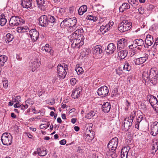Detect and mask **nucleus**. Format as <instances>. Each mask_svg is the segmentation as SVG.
<instances>
[{"label": "nucleus", "mask_w": 158, "mask_h": 158, "mask_svg": "<svg viewBox=\"0 0 158 158\" xmlns=\"http://www.w3.org/2000/svg\"><path fill=\"white\" fill-rule=\"evenodd\" d=\"M158 73V71L155 69H146L143 72L142 76L146 82H149L154 85L157 82Z\"/></svg>", "instance_id": "1"}, {"label": "nucleus", "mask_w": 158, "mask_h": 158, "mask_svg": "<svg viewBox=\"0 0 158 158\" xmlns=\"http://www.w3.org/2000/svg\"><path fill=\"white\" fill-rule=\"evenodd\" d=\"M83 31L82 29H78L70 35V40L72 43V45L79 48L84 44V36L81 33Z\"/></svg>", "instance_id": "2"}, {"label": "nucleus", "mask_w": 158, "mask_h": 158, "mask_svg": "<svg viewBox=\"0 0 158 158\" xmlns=\"http://www.w3.org/2000/svg\"><path fill=\"white\" fill-rule=\"evenodd\" d=\"M118 143V139L115 137L108 143L107 145L108 150L106 154L109 158H116L117 157V154L115 150L117 147Z\"/></svg>", "instance_id": "3"}, {"label": "nucleus", "mask_w": 158, "mask_h": 158, "mask_svg": "<svg viewBox=\"0 0 158 158\" xmlns=\"http://www.w3.org/2000/svg\"><path fill=\"white\" fill-rule=\"evenodd\" d=\"M25 23V20L22 18L17 16H12L9 20V24L10 25L13 27L18 26L19 24H22Z\"/></svg>", "instance_id": "4"}, {"label": "nucleus", "mask_w": 158, "mask_h": 158, "mask_svg": "<svg viewBox=\"0 0 158 158\" xmlns=\"http://www.w3.org/2000/svg\"><path fill=\"white\" fill-rule=\"evenodd\" d=\"M131 27V23L127 20H124L119 25L118 29L121 32H123L129 30Z\"/></svg>", "instance_id": "5"}, {"label": "nucleus", "mask_w": 158, "mask_h": 158, "mask_svg": "<svg viewBox=\"0 0 158 158\" xmlns=\"http://www.w3.org/2000/svg\"><path fill=\"white\" fill-rule=\"evenodd\" d=\"M12 136L8 133H3L1 138V140L3 144L5 145H10L12 142Z\"/></svg>", "instance_id": "6"}, {"label": "nucleus", "mask_w": 158, "mask_h": 158, "mask_svg": "<svg viewBox=\"0 0 158 158\" xmlns=\"http://www.w3.org/2000/svg\"><path fill=\"white\" fill-rule=\"evenodd\" d=\"M57 77L59 79H64L66 76L67 72L66 71V67H64L63 65L59 64L57 67Z\"/></svg>", "instance_id": "7"}, {"label": "nucleus", "mask_w": 158, "mask_h": 158, "mask_svg": "<svg viewBox=\"0 0 158 158\" xmlns=\"http://www.w3.org/2000/svg\"><path fill=\"white\" fill-rule=\"evenodd\" d=\"M147 99L149 101L151 106L156 112H158V101L157 98L153 95H148Z\"/></svg>", "instance_id": "8"}, {"label": "nucleus", "mask_w": 158, "mask_h": 158, "mask_svg": "<svg viewBox=\"0 0 158 158\" xmlns=\"http://www.w3.org/2000/svg\"><path fill=\"white\" fill-rule=\"evenodd\" d=\"M133 113H134V114H133L131 116L130 119L128 118H126L125 119L124 123L122 125L123 130L129 129L131 126L133 119L135 115V111H133Z\"/></svg>", "instance_id": "9"}, {"label": "nucleus", "mask_w": 158, "mask_h": 158, "mask_svg": "<svg viewBox=\"0 0 158 158\" xmlns=\"http://www.w3.org/2000/svg\"><path fill=\"white\" fill-rule=\"evenodd\" d=\"M109 92L108 87L106 86L101 87L97 91L98 95L102 97H105L107 96Z\"/></svg>", "instance_id": "10"}, {"label": "nucleus", "mask_w": 158, "mask_h": 158, "mask_svg": "<svg viewBox=\"0 0 158 158\" xmlns=\"http://www.w3.org/2000/svg\"><path fill=\"white\" fill-rule=\"evenodd\" d=\"M29 34L31 39L34 42L36 41L39 37V32L35 29L30 30Z\"/></svg>", "instance_id": "11"}, {"label": "nucleus", "mask_w": 158, "mask_h": 158, "mask_svg": "<svg viewBox=\"0 0 158 158\" xmlns=\"http://www.w3.org/2000/svg\"><path fill=\"white\" fill-rule=\"evenodd\" d=\"M40 25L42 27H46L48 24V18L45 15H41L39 19Z\"/></svg>", "instance_id": "12"}, {"label": "nucleus", "mask_w": 158, "mask_h": 158, "mask_svg": "<svg viewBox=\"0 0 158 158\" xmlns=\"http://www.w3.org/2000/svg\"><path fill=\"white\" fill-rule=\"evenodd\" d=\"M148 54H144L142 57L138 58L135 60V64L139 65L144 63L148 59Z\"/></svg>", "instance_id": "13"}, {"label": "nucleus", "mask_w": 158, "mask_h": 158, "mask_svg": "<svg viewBox=\"0 0 158 158\" xmlns=\"http://www.w3.org/2000/svg\"><path fill=\"white\" fill-rule=\"evenodd\" d=\"M151 134L153 136H155L158 134V123L155 122L151 125Z\"/></svg>", "instance_id": "14"}, {"label": "nucleus", "mask_w": 158, "mask_h": 158, "mask_svg": "<svg viewBox=\"0 0 158 158\" xmlns=\"http://www.w3.org/2000/svg\"><path fill=\"white\" fill-rule=\"evenodd\" d=\"M153 42L154 40L153 37L150 35H147L145 40L144 47L148 48L149 46L152 45Z\"/></svg>", "instance_id": "15"}, {"label": "nucleus", "mask_w": 158, "mask_h": 158, "mask_svg": "<svg viewBox=\"0 0 158 158\" xmlns=\"http://www.w3.org/2000/svg\"><path fill=\"white\" fill-rule=\"evenodd\" d=\"M38 7L41 9V10L44 11L46 10L48 7L45 0H36Z\"/></svg>", "instance_id": "16"}, {"label": "nucleus", "mask_w": 158, "mask_h": 158, "mask_svg": "<svg viewBox=\"0 0 158 158\" xmlns=\"http://www.w3.org/2000/svg\"><path fill=\"white\" fill-rule=\"evenodd\" d=\"M82 91L81 88L80 87H78L73 91L71 96L74 98H78L80 97Z\"/></svg>", "instance_id": "17"}, {"label": "nucleus", "mask_w": 158, "mask_h": 158, "mask_svg": "<svg viewBox=\"0 0 158 158\" xmlns=\"http://www.w3.org/2000/svg\"><path fill=\"white\" fill-rule=\"evenodd\" d=\"M31 63L32 67L31 71L32 72H34L36 69L39 67L40 64V61H39L37 59L32 60Z\"/></svg>", "instance_id": "18"}, {"label": "nucleus", "mask_w": 158, "mask_h": 158, "mask_svg": "<svg viewBox=\"0 0 158 158\" xmlns=\"http://www.w3.org/2000/svg\"><path fill=\"white\" fill-rule=\"evenodd\" d=\"M116 47L113 43H110L107 46L106 49V52L110 54H112L116 50Z\"/></svg>", "instance_id": "19"}, {"label": "nucleus", "mask_w": 158, "mask_h": 158, "mask_svg": "<svg viewBox=\"0 0 158 158\" xmlns=\"http://www.w3.org/2000/svg\"><path fill=\"white\" fill-rule=\"evenodd\" d=\"M32 0H22V5L23 8H28L32 6Z\"/></svg>", "instance_id": "20"}, {"label": "nucleus", "mask_w": 158, "mask_h": 158, "mask_svg": "<svg viewBox=\"0 0 158 158\" xmlns=\"http://www.w3.org/2000/svg\"><path fill=\"white\" fill-rule=\"evenodd\" d=\"M130 148L129 147H125L122 148L121 152L122 158H127V155L129 150Z\"/></svg>", "instance_id": "21"}, {"label": "nucleus", "mask_w": 158, "mask_h": 158, "mask_svg": "<svg viewBox=\"0 0 158 158\" xmlns=\"http://www.w3.org/2000/svg\"><path fill=\"white\" fill-rule=\"evenodd\" d=\"M111 106L110 103L107 102L105 103L102 106V110L106 113H108L110 110Z\"/></svg>", "instance_id": "22"}, {"label": "nucleus", "mask_w": 158, "mask_h": 158, "mask_svg": "<svg viewBox=\"0 0 158 158\" xmlns=\"http://www.w3.org/2000/svg\"><path fill=\"white\" fill-rule=\"evenodd\" d=\"M92 52L94 54L96 55H99L102 53V50L100 46L97 45L93 48L92 49Z\"/></svg>", "instance_id": "23"}, {"label": "nucleus", "mask_w": 158, "mask_h": 158, "mask_svg": "<svg viewBox=\"0 0 158 158\" xmlns=\"http://www.w3.org/2000/svg\"><path fill=\"white\" fill-rule=\"evenodd\" d=\"M128 51L125 50H122L118 53V57L120 60L124 59L127 56Z\"/></svg>", "instance_id": "24"}, {"label": "nucleus", "mask_w": 158, "mask_h": 158, "mask_svg": "<svg viewBox=\"0 0 158 158\" xmlns=\"http://www.w3.org/2000/svg\"><path fill=\"white\" fill-rule=\"evenodd\" d=\"M130 8L129 4L127 3H124L121 5L119 8V11L121 12H123L125 10Z\"/></svg>", "instance_id": "25"}, {"label": "nucleus", "mask_w": 158, "mask_h": 158, "mask_svg": "<svg viewBox=\"0 0 158 158\" xmlns=\"http://www.w3.org/2000/svg\"><path fill=\"white\" fill-rule=\"evenodd\" d=\"M7 20L6 18V16L3 13L0 15V24L1 26H4L6 23Z\"/></svg>", "instance_id": "26"}, {"label": "nucleus", "mask_w": 158, "mask_h": 158, "mask_svg": "<svg viewBox=\"0 0 158 158\" xmlns=\"http://www.w3.org/2000/svg\"><path fill=\"white\" fill-rule=\"evenodd\" d=\"M30 30L29 27L27 26L19 27L17 28V31L19 33H24Z\"/></svg>", "instance_id": "27"}, {"label": "nucleus", "mask_w": 158, "mask_h": 158, "mask_svg": "<svg viewBox=\"0 0 158 158\" xmlns=\"http://www.w3.org/2000/svg\"><path fill=\"white\" fill-rule=\"evenodd\" d=\"M38 151L39 152V156H44L48 153V151L43 148H38Z\"/></svg>", "instance_id": "28"}, {"label": "nucleus", "mask_w": 158, "mask_h": 158, "mask_svg": "<svg viewBox=\"0 0 158 158\" xmlns=\"http://www.w3.org/2000/svg\"><path fill=\"white\" fill-rule=\"evenodd\" d=\"M87 7L86 5H83L81 6L78 9V13L80 15H82L84 13L86 12Z\"/></svg>", "instance_id": "29"}, {"label": "nucleus", "mask_w": 158, "mask_h": 158, "mask_svg": "<svg viewBox=\"0 0 158 158\" xmlns=\"http://www.w3.org/2000/svg\"><path fill=\"white\" fill-rule=\"evenodd\" d=\"M133 42L134 44H136L138 46H142L144 44V42L143 40L141 39H137L135 40Z\"/></svg>", "instance_id": "30"}, {"label": "nucleus", "mask_w": 158, "mask_h": 158, "mask_svg": "<svg viewBox=\"0 0 158 158\" xmlns=\"http://www.w3.org/2000/svg\"><path fill=\"white\" fill-rule=\"evenodd\" d=\"M7 60V56L4 55L0 56V67L4 65L5 62Z\"/></svg>", "instance_id": "31"}, {"label": "nucleus", "mask_w": 158, "mask_h": 158, "mask_svg": "<svg viewBox=\"0 0 158 158\" xmlns=\"http://www.w3.org/2000/svg\"><path fill=\"white\" fill-rule=\"evenodd\" d=\"M128 2L134 8H136L138 7L139 3L137 0H128Z\"/></svg>", "instance_id": "32"}, {"label": "nucleus", "mask_w": 158, "mask_h": 158, "mask_svg": "<svg viewBox=\"0 0 158 158\" xmlns=\"http://www.w3.org/2000/svg\"><path fill=\"white\" fill-rule=\"evenodd\" d=\"M14 38L13 35L10 33H8L6 34L5 38V41L7 43H9L10 42L12 41Z\"/></svg>", "instance_id": "33"}, {"label": "nucleus", "mask_w": 158, "mask_h": 158, "mask_svg": "<svg viewBox=\"0 0 158 158\" xmlns=\"http://www.w3.org/2000/svg\"><path fill=\"white\" fill-rule=\"evenodd\" d=\"M69 25L70 27L75 26L77 23V19L75 17L72 18H69Z\"/></svg>", "instance_id": "34"}, {"label": "nucleus", "mask_w": 158, "mask_h": 158, "mask_svg": "<svg viewBox=\"0 0 158 158\" xmlns=\"http://www.w3.org/2000/svg\"><path fill=\"white\" fill-rule=\"evenodd\" d=\"M109 30V28H108L106 25L101 26L100 29V31L102 34H104Z\"/></svg>", "instance_id": "35"}, {"label": "nucleus", "mask_w": 158, "mask_h": 158, "mask_svg": "<svg viewBox=\"0 0 158 158\" xmlns=\"http://www.w3.org/2000/svg\"><path fill=\"white\" fill-rule=\"evenodd\" d=\"M60 25L62 26L70 27L69 18H67L64 20L61 23Z\"/></svg>", "instance_id": "36"}, {"label": "nucleus", "mask_w": 158, "mask_h": 158, "mask_svg": "<svg viewBox=\"0 0 158 158\" xmlns=\"http://www.w3.org/2000/svg\"><path fill=\"white\" fill-rule=\"evenodd\" d=\"M48 17V24L50 23H54L56 22V19L54 16L49 15Z\"/></svg>", "instance_id": "37"}, {"label": "nucleus", "mask_w": 158, "mask_h": 158, "mask_svg": "<svg viewBox=\"0 0 158 158\" xmlns=\"http://www.w3.org/2000/svg\"><path fill=\"white\" fill-rule=\"evenodd\" d=\"M158 149V140L157 139H154L152 147V150L154 149L155 150H157Z\"/></svg>", "instance_id": "38"}, {"label": "nucleus", "mask_w": 158, "mask_h": 158, "mask_svg": "<svg viewBox=\"0 0 158 158\" xmlns=\"http://www.w3.org/2000/svg\"><path fill=\"white\" fill-rule=\"evenodd\" d=\"M86 137L85 138V139L87 141H91L92 139H93L94 137V135L92 134H86Z\"/></svg>", "instance_id": "39"}, {"label": "nucleus", "mask_w": 158, "mask_h": 158, "mask_svg": "<svg viewBox=\"0 0 158 158\" xmlns=\"http://www.w3.org/2000/svg\"><path fill=\"white\" fill-rule=\"evenodd\" d=\"M95 113L92 110L88 113L85 116V117L88 119H90L95 115Z\"/></svg>", "instance_id": "40"}, {"label": "nucleus", "mask_w": 158, "mask_h": 158, "mask_svg": "<svg viewBox=\"0 0 158 158\" xmlns=\"http://www.w3.org/2000/svg\"><path fill=\"white\" fill-rule=\"evenodd\" d=\"M143 116L142 115L139 116L137 119V121L136 123L135 127L137 129H139V123L142 120Z\"/></svg>", "instance_id": "41"}, {"label": "nucleus", "mask_w": 158, "mask_h": 158, "mask_svg": "<svg viewBox=\"0 0 158 158\" xmlns=\"http://www.w3.org/2000/svg\"><path fill=\"white\" fill-rule=\"evenodd\" d=\"M43 48L46 52L50 53L52 50L51 47L49 46V44H47Z\"/></svg>", "instance_id": "42"}, {"label": "nucleus", "mask_w": 158, "mask_h": 158, "mask_svg": "<svg viewBox=\"0 0 158 158\" xmlns=\"http://www.w3.org/2000/svg\"><path fill=\"white\" fill-rule=\"evenodd\" d=\"M126 40L124 38H122L118 40V44L124 46L126 43Z\"/></svg>", "instance_id": "43"}, {"label": "nucleus", "mask_w": 158, "mask_h": 158, "mask_svg": "<svg viewBox=\"0 0 158 158\" xmlns=\"http://www.w3.org/2000/svg\"><path fill=\"white\" fill-rule=\"evenodd\" d=\"M123 69L128 71H129L131 69V66H130L129 63L127 62L125 63Z\"/></svg>", "instance_id": "44"}, {"label": "nucleus", "mask_w": 158, "mask_h": 158, "mask_svg": "<svg viewBox=\"0 0 158 158\" xmlns=\"http://www.w3.org/2000/svg\"><path fill=\"white\" fill-rule=\"evenodd\" d=\"M78 75L82 74L83 72V70L81 67L77 68L75 69Z\"/></svg>", "instance_id": "45"}, {"label": "nucleus", "mask_w": 158, "mask_h": 158, "mask_svg": "<svg viewBox=\"0 0 158 158\" xmlns=\"http://www.w3.org/2000/svg\"><path fill=\"white\" fill-rule=\"evenodd\" d=\"M88 19L91 20H93L94 21H96L98 19V18L93 15H88Z\"/></svg>", "instance_id": "46"}, {"label": "nucleus", "mask_w": 158, "mask_h": 158, "mask_svg": "<svg viewBox=\"0 0 158 158\" xmlns=\"http://www.w3.org/2000/svg\"><path fill=\"white\" fill-rule=\"evenodd\" d=\"M3 85L5 88H7L8 85V81L7 80H5L3 81Z\"/></svg>", "instance_id": "47"}, {"label": "nucleus", "mask_w": 158, "mask_h": 158, "mask_svg": "<svg viewBox=\"0 0 158 158\" xmlns=\"http://www.w3.org/2000/svg\"><path fill=\"white\" fill-rule=\"evenodd\" d=\"M70 84L73 85H75L77 82V80L75 78H73L70 80Z\"/></svg>", "instance_id": "48"}, {"label": "nucleus", "mask_w": 158, "mask_h": 158, "mask_svg": "<svg viewBox=\"0 0 158 158\" xmlns=\"http://www.w3.org/2000/svg\"><path fill=\"white\" fill-rule=\"evenodd\" d=\"M65 11V8H61L59 9V13L60 15H63Z\"/></svg>", "instance_id": "49"}, {"label": "nucleus", "mask_w": 158, "mask_h": 158, "mask_svg": "<svg viewBox=\"0 0 158 158\" xmlns=\"http://www.w3.org/2000/svg\"><path fill=\"white\" fill-rule=\"evenodd\" d=\"M33 104V102L31 101L30 100L28 99L25 102V104H27L28 106L29 105H32Z\"/></svg>", "instance_id": "50"}, {"label": "nucleus", "mask_w": 158, "mask_h": 158, "mask_svg": "<svg viewBox=\"0 0 158 158\" xmlns=\"http://www.w3.org/2000/svg\"><path fill=\"white\" fill-rule=\"evenodd\" d=\"M28 107V106L27 104L25 105H21V109L24 110L26 109H27Z\"/></svg>", "instance_id": "51"}, {"label": "nucleus", "mask_w": 158, "mask_h": 158, "mask_svg": "<svg viewBox=\"0 0 158 158\" xmlns=\"http://www.w3.org/2000/svg\"><path fill=\"white\" fill-rule=\"evenodd\" d=\"M114 24V22L113 21H110L107 24H106V25L107 27H108V28H109V30H110V25H111V26H112Z\"/></svg>", "instance_id": "52"}, {"label": "nucleus", "mask_w": 158, "mask_h": 158, "mask_svg": "<svg viewBox=\"0 0 158 158\" xmlns=\"http://www.w3.org/2000/svg\"><path fill=\"white\" fill-rule=\"evenodd\" d=\"M138 10L139 13H140V14H143L144 12L143 8L142 7H140L138 9Z\"/></svg>", "instance_id": "53"}, {"label": "nucleus", "mask_w": 158, "mask_h": 158, "mask_svg": "<svg viewBox=\"0 0 158 158\" xmlns=\"http://www.w3.org/2000/svg\"><path fill=\"white\" fill-rule=\"evenodd\" d=\"M124 46L122 45L117 44V50L118 51L120 50L124 47Z\"/></svg>", "instance_id": "54"}, {"label": "nucleus", "mask_w": 158, "mask_h": 158, "mask_svg": "<svg viewBox=\"0 0 158 158\" xmlns=\"http://www.w3.org/2000/svg\"><path fill=\"white\" fill-rule=\"evenodd\" d=\"M66 143V141L65 139H63L60 141V143L62 145H64Z\"/></svg>", "instance_id": "55"}, {"label": "nucleus", "mask_w": 158, "mask_h": 158, "mask_svg": "<svg viewBox=\"0 0 158 158\" xmlns=\"http://www.w3.org/2000/svg\"><path fill=\"white\" fill-rule=\"evenodd\" d=\"M21 106L19 103V102L18 103H16L14 105V107L15 108H21Z\"/></svg>", "instance_id": "56"}, {"label": "nucleus", "mask_w": 158, "mask_h": 158, "mask_svg": "<svg viewBox=\"0 0 158 158\" xmlns=\"http://www.w3.org/2000/svg\"><path fill=\"white\" fill-rule=\"evenodd\" d=\"M85 54L86 55H88L91 52V50L90 49L88 48H85Z\"/></svg>", "instance_id": "57"}, {"label": "nucleus", "mask_w": 158, "mask_h": 158, "mask_svg": "<svg viewBox=\"0 0 158 158\" xmlns=\"http://www.w3.org/2000/svg\"><path fill=\"white\" fill-rule=\"evenodd\" d=\"M11 117L13 119H15L16 118V115L14 113H11L10 114Z\"/></svg>", "instance_id": "58"}, {"label": "nucleus", "mask_w": 158, "mask_h": 158, "mask_svg": "<svg viewBox=\"0 0 158 158\" xmlns=\"http://www.w3.org/2000/svg\"><path fill=\"white\" fill-rule=\"evenodd\" d=\"M20 97L19 96H17L16 97V98H15V99L17 100V102H20Z\"/></svg>", "instance_id": "59"}, {"label": "nucleus", "mask_w": 158, "mask_h": 158, "mask_svg": "<svg viewBox=\"0 0 158 158\" xmlns=\"http://www.w3.org/2000/svg\"><path fill=\"white\" fill-rule=\"evenodd\" d=\"M58 77L57 76L54 77L53 79V82L54 83H55L57 81H58Z\"/></svg>", "instance_id": "60"}, {"label": "nucleus", "mask_w": 158, "mask_h": 158, "mask_svg": "<svg viewBox=\"0 0 158 158\" xmlns=\"http://www.w3.org/2000/svg\"><path fill=\"white\" fill-rule=\"evenodd\" d=\"M77 119L76 118H72L71 119V122L73 123L74 124L76 122Z\"/></svg>", "instance_id": "61"}, {"label": "nucleus", "mask_w": 158, "mask_h": 158, "mask_svg": "<svg viewBox=\"0 0 158 158\" xmlns=\"http://www.w3.org/2000/svg\"><path fill=\"white\" fill-rule=\"evenodd\" d=\"M33 156H36L37 154H38L39 155V152L38 151V148L36 149V151L34 152L32 154Z\"/></svg>", "instance_id": "62"}, {"label": "nucleus", "mask_w": 158, "mask_h": 158, "mask_svg": "<svg viewBox=\"0 0 158 158\" xmlns=\"http://www.w3.org/2000/svg\"><path fill=\"white\" fill-rule=\"evenodd\" d=\"M74 130L76 131H79L80 128L78 126H75L74 127Z\"/></svg>", "instance_id": "63"}, {"label": "nucleus", "mask_w": 158, "mask_h": 158, "mask_svg": "<svg viewBox=\"0 0 158 158\" xmlns=\"http://www.w3.org/2000/svg\"><path fill=\"white\" fill-rule=\"evenodd\" d=\"M40 128L42 129L44 128H47L46 126V124H44L40 125Z\"/></svg>", "instance_id": "64"}]
</instances>
